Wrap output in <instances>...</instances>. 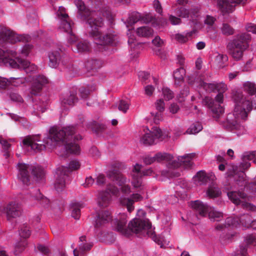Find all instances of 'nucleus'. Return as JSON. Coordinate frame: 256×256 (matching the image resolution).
<instances>
[{
  "label": "nucleus",
  "instance_id": "obj_1",
  "mask_svg": "<svg viewBox=\"0 0 256 256\" xmlns=\"http://www.w3.org/2000/svg\"><path fill=\"white\" fill-rule=\"evenodd\" d=\"M76 132L77 129L74 126H68L62 129L54 126L50 129L48 136L44 140L45 144L38 143L40 142L38 136L26 138L23 140V144L30 146L32 150L37 152L45 149L46 147L53 148L62 142L68 153L77 154L80 152V148L77 142L82 139V136L76 134Z\"/></svg>",
  "mask_w": 256,
  "mask_h": 256
},
{
  "label": "nucleus",
  "instance_id": "obj_2",
  "mask_svg": "<svg viewBox=\"0 0 256 256\" xmlns=\"http://www.w3.org/2000/svg\"><path fill=\"white\" fill-rule=\"evenodd\" d=\"M244 91L248 94L238 92L234 96L235 107L233 114H229L223 126L228 130H240L243 131L244 128L240 124V120H245L248 113L252 110V101L256 95V85L252 82H247L244 84Z\"/></svg>",
  "mask_w": 256,
  "mask_h": 256
},
{
  "label": "nucleus",
  "instance_id": "obj_3",
  "mask_svg": "<svg viewBox=\"0 0 256 256\" xmlns=\"http://www.w3.org/2000/svg\"><path fill=\"white\" fill-rule=\"evenodd\" d=\"M74 4L78 9L77 17L86 21L90 26L88 33L96 44L100 46L116 44L118 40L116 35L112 34L102 35L99 30V28H102L104 24L102 18L97 12L90 10L82 0H74Z\"/></svg>",
  "mask_w": 256,
  "mask_h": 256
},
{
  "label": "nucleus",
  "instance_id": "obj_4",
  "mask_svg": "<svg viewBox=\"0 0 256 256\" xmlns=\"http://www.w3.org/2000/svg\"><path fill=\"white\" fill-rule=\"evenodd\" d=\"M114 222L116 224V230L127 236L130 234V231L140 234L146 232L148 234L149 230L151 228V224L148 220L135 218L128 224V229H127L126 226V216L124 214H122L119 219L115 220Z\"/></svg>",
  "mask_w": 256,
  "mask_h": 256
},
{
  "label": "nucleus",
  "instance_id": "obj_5",
  "mask_svg": "<svg viewBox=\"0 0 256 256\" xmlns=\"http://www.w3.org/2000/svg\"><path fill=\"white\" fill-rule=\"evenodd\" d=\"M194 156V154H189L182 156L174 158L168 154L158 152L154 156V158L156 160V162H168V166L170 168H175L179 166H182L184 168H188L192 164V160Z\"/></svg>",
  "mask_w": 256,
  "mask_h": 256
},
{
  "label": "nucleus",
  "instance_id": "obj_6",
  "mask_svg": "<svg viewBox=\"0 0 256 256\" xmlns=\"http://www.w3.org/2000/svg\"><path fill=\"white\" fill-rule=\"evenodd\" d=\"M18 178L26 185H29L32 181V178L38 181L42 178L44 172V170L40 166L19 163Z\"/></svg>",
  "mask_w": 256,
  "mask_h": 256
},
{
  "label": "nucleus",
  "instance_id": "obj_7",
  "mask_svg": "<svg viewBox=\"0 0 256 256\" xmlns=\"http://www.w3.org/2000/svg\"><path fill=\"white\" fill-rule=\"evenodd\" d=\"M56 16L60 20V28L68 34V42L72 44L76 40V36L72 32V25L68 14L66 12L65 8L60 6L56 12Z\"/></svg>",
  "mask_w": 256,
  "mask_h": 256
},
{
  "label": "nucleus",
  "instance_id": "obj_8",
  "mask_svg": "<svg viewBox=\"0 0 256 256\" xmlns=\"http://www.w3.org/2000/svg\"><path fill=\"white\" fill-rule=\"evenodd\" d=\"M48 65L52 68H56L60 64L70 68V62L66 56H63L60 48L52 49L48 53Z\"/></svg>",
  "mask_w": 256,
  "mask_h": 256
},
{
  "label": "nucleus",
  "instance_id": "obj_9",
  "mask_svg": "<svg viewBox=\"0 0 256 256\" xmlns=\"http://www.w3.org/2000/svg\"><path fill=\"white\" fill-rule=\"evenodd\" d=\"M227 194L229 199L235 204L241 205L246 210L256 211V206L246 201L247 196L245 193L232 190L228 192Z\"/></svg>",
  "mask_w": 256,
  "mask_h": 256
},
{
  "label": "nucleus",
  "instance_id": "obj_10",
  "mask_svg": "<svg viewBox=\"0 0 256 256\" xmlns=\"http://www.w3.org/2000/svg\"><path fill=\"white\" fill-rule=\"evenodd\" d=\"M28 41V38L23 35L15 34L7 28L0 26V44L4 42L14 44L18 42Z\"/></svg>",
  "mask_w": 256,
  "mask_h": 256
},
{
  "label": "nucleus",
  "instance_id": "obj_11",
  "mask_svg": "<svg viewBox=\"0 0 256 256\" xmlns=\"http://www.w3.org/2000/svg\"><path fill=\"white\" fill-rule=\"evenodd\" d=\"M228 176L229 179L228 181H232L231 179H233L236 184L233 186H229L226 184L224 185V188L229 190H232L234 188H236L239 186H245L246 184L244 180L245 174L242 172H237L236 168L232 167V170H230L227 172Z\"/></svg>",
  "mask_w": 256,
  "mask_h": 256
},
{
  "label": "nucleus",
  "instance_id": "obj_12",
  "mask_svg": "<svg viewBox=\"0 0 256 256\" xmlns=\"http://www.w3.org/2000/svg\"><path fill=\"white\" fill-rule=\"evenodd\" d=\"M165 138L160 129L158 127H154L151 131L145 134L140 139V142L146 145H152Z\"/></svg>",
  "mask_w": 256,
  "mask_h": 256
},
{
  "label": "nucleus",
  "instance_id": "obj_13",
  "mask_svg": "<svg viewBox=\"0 0 256 256\" xmlns=\"http://www.w3.org/2000/svg\"><path fill=\"white\" fill-rule=\"evenodd\" d=\"M118 189L112 184H108L105 191L99 193L98 198V204L100 207L108 206L111 201V194L117 196L118 194Z\"/></svg>",
  "mask_w": 256,
  "mask_h": 256
},
{
  "label": "nucleus",
  "instance_id": "obj_14",
  "mask_svg": "<svg viewBox=\"0 0 256 256\" xmlns=\"http://www.w3.org/2000/svg\"><path fill=\"white\" fill-rule=\"evenodd\" d=\"M142 166L138 164H136L132 172V184L134 188H140L144 189V185L142 184V176H150L153 173L151 169H148L142 172L140 171Z\"/></svg>",
  "mask_w": 256,
  "mask_h": 256
},
{
  "label": "nucleus",
  "instance_id": "obj_15",
  "mask_svg": "<svg viewBox=\"0 0 256 256\" xmlns=\"http://www.w3.org/2000/svg\"><path fill=\"white\" fill-rule=\"evenodd\" d=\"M16 57L15 52L8 50L4 46L0 47V63L13 68H16L18 65L16 62Z\"/></svg>",
  "mask_w": 256,
  "mask_h": 256
},
{
  "label": "nucleus",
  "instance_id": "obj_16",
  "mask_svg": "<svg viewBox=\"0 0 256 256\" xmlns=\"http://www.w3.org/2000/svg\"><path fill=\"white\" fill-rule=\"evenodd\" d=\"M246 0H217L219 10L224 15L232 12L238 4H244Z\"/></svg>",
  "mask_w": 256,
  "mask_h": 256
},
{
  "label": "nucleus",
  "instance_id": "obj_17",
  "mask_svg": "<svg viewBox=\"0 0 256 256\" xmlns=\"http://www.w3.org/2000/svg\"><path fill=\"white\" fill-rule=\"evenodd\" d=\"M107 176L109 178L115 182L119 186H121V191L125 194L130 192V187L128 184H124L126 182V178L120 172L114 170L109 172Z\"/></svg>",
  "mask_w": 256,
  "mask_h": 256
},
{
  "label": "nucleus",
  "instance_id": "obj_18",
  "mask_svg": "<svg viewBox=\"0 0 256 256\" xmlns=\"http://www.w3.org/2000/svg\"><path fill=\"white\" fill-rule=\"evenodd\" d=\"M176 14L179 17L186 18L190 17V20L194 25L198 23L197 18L199 16V9L198 8H191L190 10L184 7L178 8L175 10Z\"/></svg>",
  "mask_w": 256,
  "mask_h": 256
},
{
  "label": "nucleus",
  "instance_id": "obj_19",
  "mask_svg": "<svg viewBox=\"0 0 256 256\" xmlns=\"http://www.w3.org/2000/svg\"><path fill=\"white\" fill-rule=\"evenodd\" d=\"M22 207L20 204L16 202H11L4 208V210L8 220L19 217L22 213Z\"/></svg>",
  "mask_w": 256,
  "mask_h": 256
},
{
  "label": "nucleus",
  "instance_id": "obj_20",
  "mask_svg": "<svg viewBox=\"0 0 256 256\" xmlns=\"http://www.w3.org/2000/svg\"><path fill=\"white\" fill-rule=\"evenodd\" d=\"M68 171V168L64 166L57 168L56 172V180L54 183V188L57 192H61L65 188V177L68 176L66 172Z\"/></svg>",
  "mask_w": 256,
  "mask_h": 256
},
{
  "label": "nucleus",
  "instance_id": "obj_21",
  "mask_svg": "<svg viewBox=\"0 0 256 256\" xmlns=\"http://www.w3.org/2000/svg\"><path fill=\"white\" fill-rule=\"evenodd\" d=\"M251 40L250 35L248 32H244L237 34L229 44L234 46L238 44L236 46L242 49L246 50L249 46V43Z\"/></svg>",
  "mask_w": 256,
  "mask_h": 256
},
{
  "label": "nucleus",
  "instance_id": "obj_22",
  "mask_svg": "<svg viewBox=\"0 0 256 256\" xmlns=\"http://www.w3.org/2000/svg\"><path fill=\"white\" fill-rule=\"evenodd\" d=\"M206 102L210 108H212V116L216 120L220 118L224 113V108L220 104H214V100L209 97L206 98Z\"/></svg>",
  "mask_w": 256,
  "mask_h": 256
},
{
  "label": "nucleus",
  "instance_id": "obj_23",
  "mask_svg": "<svg viewBox=\"0 0 256 256\" xmlns=\"http://www.w3.org/2000/svg\"><path fill=\"white\" fill-rule=\"evenodd\" d=\"M190 206L195 210L196 217L198 216L201 217H205L210 208V206L198 200L192 202Z\"/></svg>",
  "mask_w": 256,
  "mask_h": 256
},
{
  "label": "nucleus",
  "instance_id": "obj_24",
  "mask_svg": "<svg viewBox=\"0 0 256 256\" xmlns=\"http://www.w3.org/2000/svg\"><path fill=\"white\" fill-rule=\"evenodd\" d=\"M80 243L79 244L78 248L74 250V256H79L80 255H84L85 253L89 251L92 246L93 244L92 242H88L85 236H82L80 238Z\"/></svg>",
  "mask_w": 256,
  "mask_h": 256
},
{
  "label": "nucleus",
  "instance_id": "obj_25",
  "mask_svg": "<svg viewBox=\"0 0 256 256\" xmlns=\"http://www.w3.org/2000/svg\"><path fill=\"white\" fill-rule=\"evenodd\" d=\"M153 17L150 15H146L142 17L140 14L137 12H132L126 20L127 27L128 25L132 26L138 21L142 20L144 22L148 23L152 20Z\"/></svg>",
  "mask_w": 256,
  "mask_h": 256
},
{
  "label": "nucleus",
  "instance_id": "obj_26",
  "mask_svg": "<svg viewBox=\"0 0 256 256\" xmlns=\"http://www.w3.org/2000/svg\"><path fill=\"white\" fill-rule=\"evenodd\" d=\"M48 82L47 78L44 76H36L32 86L30 94L32 95L38 94L42 86Z\"/></svg>",
  "mask_w": 256,
  "mask_h": 256
},
{
  "label": "nucleus",
  "instance_id": "obj_27",
  "mask_svg": "<svg viewBox=\"0 0 256 256\" xmlns=\"http://www.w3.org/2000/svg\"><path fill=\"white\" fill-rule=\"evenodd\" d=\"M143 197L138 194H132L131 198H121L120 202L122 206H126L128 210L130 212L134 210L133 204L134 202H138L142 200Z\"/></svg>",
  "mask_w": 256,
  "mask_h": 256
},
{
  "label": "nucleus",
  "instance_id": "obj_28",
  "mask_svg": "<svg viewBox=\"0 0 256 256\" xmlns=\"http://www.w3.org/2000/svg\"><path fill=\"white\" fill-rule=\"evenodd\" d=\"M112 220V216L110 212L102 210L98 212L96 220V226L100 227L108 222Z\"/></svg>",
  "mask_w": 256,
  "mask_h": 256
},
{
  "label": "nucleus",
  "instance_id": "obj_29",
  "mask_svg": "<svg viewBox=\"0 0 256 256\" xmlns=\"http://www.w3.org/2000/svg\"><path fill=\"white\" fill-rule=\"evenodd\" d=\"M16 62H18V64L16 68H24L26 73H30L36 70V66L31 64L28 61L25 60L17 56L16 58Z\"/></svg>",
  "mask_w": 256,
  "mask_h": 256
},
{
  "label": "nucleus",
  "instance_id": "obj_30",
  "mask_svg": "<svg viewBox=\"0 0 256 256\" xmlns=\"http://www.w3.org/2000/svg\"><path fill=\"white\" fill-rule=\"evenodd\" d=\"M238 44H234V46L232 44H228V48L230 54L236 60H239L241 59L243 56V53L246 50L242 49L236 46Z\"/></svg>",
  "mask_w": 256,
  "mask_h": 256
},
{
  "label": "nucleus",
  "instance_id": "obj_31",
  "mask_svg": "<svg viewBox=\"0 0 256 256\" xmlns=\"http://www.w3.org/2000/svg\"><path fill=\"white\" fill-rule=\"evenodd\" d=\"M196 31L194 29L185 34H177L174 36V38L180 43L184 44L192 39V36L196 34Z\"/></svg>",
  "mask_w": 256,
  "mask_h": 256
},
{
  "label": "nucleus",
  "instance_id": "obj_32",
  "mask_svg": "<svg viewBox=\"0 0 256 256\" xmlns=\"http://www.w3.org/2000/svg\"><path fill=\"white\" fill-rule=\"evenodd\" d=\"M186 74V70L183 68H180L174 72V78L175 79V84L180 86L184 82V76Z\"/></svg>",
  "mask_w": 256,
  "mask_h": 256
},
{
  "label": "nucleus",
  "instance_id": "obj_33",
  "mask_svg": "<svg viewBox=\"0 0 256 256\" xmlns=\"http://www.w3.org/2000/svg\"><path fill=\"white\" fill-rule=\"evenodd\" d=\"M78 100L76 92H72L69 95L65 96L62 102L64 105L72 106L78 102Z\"/></svg>",
  "mask_w": 256,
  "mask_h": 256
},
{
  "label": "nucleus",
  "instance_id": "obj_34",
  "mask_svg": "<svg viewBox=\"0 0 256 256\" xmlns=\"http://www.w3.org/2000/svg\"><path fill=\"white\" fill-rule=\"evenodd\" d=\"M208 214L211 221H220L223 218V214L222 212L216 210L214 208L210 206Z\"/></svg>",
  "mask_w": 256,
  "mask_h": 256
},
{
  "label": "nucleus",
  "instance_id": "obj_35",
  "mask_svg": "<svg viewBox=\"0 0 256 256\" xmlns=\"http://www.w3.org/2000/svg\"><path fill=\"white\" fill-rule=\"evenodd\" d=\"M76 50L78 52H88L91 49L90 43L86 40H81L76 45Z\"/></svg>",
  "mask_w": 256,
  "mask_h": 256
},
{
  "label": "nucleus",
  "instance_id": "obj_36",
  "mask_svg": "<svg viewBox=\"0 0 256 256\" xmlns=\"http://www.w3.org/2000/svg\"><path fill=\"white\" fill-rule=\"evenodd\" d=\"M138 36L142 37L148 38L153 34V30L147 26H143L138 28L136 30Z\"/></svg>",
  "mask_w": 256,
  "mask_h": 256
},
{
  "label": "nucleus",
  "instance_id": "obj_37",
  "mask_svg": "<svg viewBox=\"0 0 256 256\" xmlns=\"http://www.w3.org/2000/svg\"><path fill=\"white\" fill-rule=\"evenodd\" d=\"M206 194L210 198H214L220 195L221 191L218 187L210 186L207 190Z\"/></svg>",
  "mask_w": 256,
  "mask_h": 256
},
{
  "label": "nucleus",
  "instance_id": "obj_38",
  "mask_svg": "<svg viewBox=\"0 0 256 256\" xmlns=\"http://www.w3.org/2000/svg\"><path fill=\"white\" fill-rule=\"evenodd\" d=\"M195 178L196 181L197 182V184L201 185L205 184L207 182L208 178L204 171H200L197 173Z\"/></svg>",
  "mask_w": 256,
  "mask_h": 256
},
{
  "label": "nucleus",
  "instance_id": "obj_39",
  "mask_svg": "<svg viewBox=\"0 0 256 256\" xmlns=\"http://www.w3.org/2000/svg\"><path fill=\"white\" fill-rule=\"evenodd\" d=\"M246 220H244L243 218L240 219V220L242 224L245 227H250L254 230H256V220H252L250 216L248 215L246 216Z\"/></svg>",
  "mask_w": 256,
  "mask_h": 256
},
{
  "label": "nucleus",
  "instance_id": "obj_40",
  "mask_svg": "<svg viewBox=\"0 0 256 256\" xmlns=\"http://www.w3.org/2000/svg\"><path fill=\"white\" fill-rule=\"evenodd\" d=\"M27 244L28 243L26 240H22L18 242L15 246L14 254L18 255L20 254L24 250Z\"/></svg>",
  "mask_w": 256,
  "mask_h": 256
},
{
  "label": "nucleus",
  "instance_id": "obj_41",
  "mask_svg": "<svg viewBox=\"0 0 256 256\" xmlns=\"http://www.w3.org/2000/svg\"><path fill=\"white\" fill-rule=\"evenodd\" d=\"M71 210L72 216L76 220H78L80 216V204L78 203L72 204Z\"/></svg>",
  "mask_w": 256,
  "mask_h": 256
},
{
  "label": "nucleus",
  "instance_id": "obj_42",
  "mask_svg": "<svg viewBox=\"0 0 256 256\" xmlns=\"http://www.w3.org/2000/svg\"><path fill=\"white\" fill-rule=\"evenodd\" d=\"M202 129V126L201 124L196 122L192 124L187 130L186 132L188 134H196L198 133Z\"/></svg>",
  "mask_w": 256,
  "mask_h": 256
},
{
  "label": "nucleus",
  "instance_id": "obj_43",
  "mask_svg": "<svg viewBox=\"0 0 256 256\" xmlns=\"http://www.w3.org/2000/svg\"><path fill=\"white\" fill-rule=\"evenodd\" d=\"M8 81L10 82V84L18 86L25 83L26 79L24 78H10Z\"/></svg>",
  "mask_w": 256,
  "mask_h": 256
},
{
  "label": "nucleus",
  "instance_id": "obj_44",
  "mask_svg": "<svg viewBox=\"0 0 256 256\" xmlns=\"http://www.w3.org/2000/svg\"><path fill=\"white\" fill-rule=\"evenodd\" d=\"M33 48V46L30 44H25L22 48L20 50V54L22 57L28 56L31 52Z\"/></svg>",
  "mask_w": 256,
  "mask_h": 256
},
{
  "label": "nucleus",
  "instance_id": "obj_45",
  "mask_svg": "<svg viewBox=\"0 0 256 256\" xmlns=\"http://www.w3.org/2000/svg\"><path fill=\"white\" fill-rule=\"evenodd\" d=\"M222 33L226 36L232 34L234 33V30L228 24L224 23L221 28Z\"/></svg>",
  "mask_w": 256,
  "mask_h": 256
},
{
  "label": "nucleus",
  "instance_id": "obj_46",
  "mask_svg": "<svg viewBox=\"0 0 256 256\" xmlns=\"http://www.w3.org/2000/svg\"><path fill=\"white\" fill-rule=\"evenodd\" d=\"M228 60V58L226 54H218L216 58V62L220 68L224 66V63Z\"/></svg>",
  "mask_w": 256,
  "mask_h": 256
},
{
  "label": "nucleus",
  "instance_id": "obj_47",
  "mask_svg": "<svg viewBox=\"0 0 256 256\" xmlns=\"http://www.w3.org/2000/svg\"><path fill=\"white\" fill-rule=\"evenodd\" d=\"M30 234V228L27 226L24 225L20 230V236L24 239L28 238Z\"/></svg>",
  "mask_w": 256,
  "mask_h": 256
},
{
  "label": "nucleus",
  "instance_id": "obj_48",
  "mask_svg": "<svg viewBox=\"0 0 256 256\" xmlns=\"http://www.w3.org/2000/svg\"><path fill=\"white\" fill-rule=\"evenodd\" d=\"M199 86L207 91H213L216 90V84L206 83L202 81L200 82Z\"/></svg>",
  "mask_w": 256,
  "mask_h": 256
},
{
  "label": "nucleus",
  "instance_id": "obj_49",
  "mask_svg": "<svg viewBox=\"0 0 256 256\" xmlns=\"http://www.w3.org/2000/svg\"><path fill=\"white\" fill-rule=\"evenodd\" d=\"M162 95L166 100H169L174 97V94L168 88H164L162 90Z\"/></svg>",
  "mask_w": 256,
  "mask_h": 256
},
{
  "label": "nucleus",
  "instance_id": "obj_50",
  "mask_svg": "<svg viewBox=\"0 0 256 256\" xmlns=\"http://www.w3.org/2000/svg\"><path fill=\"white\" fill-rule=\"evenodd\" d=\"M244 161L252 160L253 162L256 164V152H245L242 156Z\"/></svg>",
  "mask_w": 256,
  "mask_h": 256
},
{
  "label": "nucleus",
  "instance_id": "obj_51",
  "mask_svg": "<svg viewBox=\"0 0 256 256\" xmlns=\"http://www.w3.org/2000/svg\"><path fill=\"white\" fill-rule=\"evenodd\" d=\"M244 240L248 244L256 246V234H251L246 235Z\"/></svg>",
  "mask_w": 256,
  "mask_h": 256
},
{
  "label": "nucleus",
  "instance_id": "obj_52",
  "mask_svg": "<svg viewBox=\"0 0 256 256\" xmlns=\"http://www.w3.org/2000/svg\"><path fill=\"white\" fill-rule=\"evenodd\" d=\"M189 93V90L188 87H185L184 90L181 91L177 96L178 100L179 103H182L185 100V98Z\"/></svg>",
  "mask_w": 256,
  "mask_h": 256
},
{
  "label": "nucleus",
  "instance_id": "obj_53",
  "mask_svg": "<svg viewBox=\"0 0 256 256\" xmlns=\"http://www.w3.org/2000/svg\"><path fill=\"white\" fill-rule=\"evenodd\" d=\"M162 112H152L150 114L153 120L154 123L158 124L162 120Z\"/></svg>",
  "mask_w": 256,
  "mask_h": 256
},
{
  "label": "nucleus",
  "instance_id": "obj_54",
  "mask_svg": "<svg viewBox=\"0 0 256 256\" xmlns=\"http://www.w3.org/2000/svg\"><path fill=\"white\" fill-rule=\"evenodd\" d=\"M64 167L68 168V171L66 172V174H68L70 172L76 170L79 168L80 167V164L78 161L72 160L70 162L68 167Z\"/></svg>",
  "mask_w": 256,
  "mask_h": 256
},
{
  "label": "nucleus",
  "instance_id": "obj_55",
  "mask_svg": "<svg viewBox=\"0 0 256 256\" xmlns=\"http://www.w3.org/2000/svg\"><path fill=\"white\" fill-rule=\"evenodd\" d=\"M98 63V60H91L86 63V66L90 69L96 68L99 66Z\"/></svg>",
  "mask_w": 256,
  "mask_h": 256
},
{
  "label": "nucleus",
  "instance_id": "obj_56",
  "mask_svg": "<svg viewBox=\"0 0 256 256\" xmlns=\"http://www.w3.org/2000/svg\"><path fill=\"white\" fill-rule=\"evenodd\" d=\"M0 143L2 145V148L6 150V152L4 154L6 158H7L8 156V153L7 150L10 148V144L8 143V142L3 138H1L0 140Z\"/></svg>",
  "mask_w": 256,
  "mask_h": 256
},
{
  "label": "nucleus",
  "instance_id": "obj_57",
  "mask_svg": "<svg viewBox=\"0 0 256 256\" xmlns=\"http://www.w3.org/2000/svg\"><path fill=\"white\" fill-rule=\"evenodd\" d=\"M118 108L120 110L124 112H126L127 110L129 108V104L128 102L124 100H120L118 106Z\"/></svg>",
  "mask_w": 256,
  "mask_h": 256
},
{
  "label": "nucleus",
  "instance_id": "obj_58",
  "mask_svg": "<svg viewBox=\"0 0 256 256\" xmlns=\"http://www.w3.org/2000/svg\"><path fill=\"white\" fill-rule=\"evenodd\" d=\"M155 106L158 111L163 112L165 108V104L164 100L162 99L158 100L155 103Z\"/></svg>",
  "mask_w": 256,
  "mask_h": 256
},
{
  "label": "nucleus",
  "instance_id": "obj_59",
  "mask_svg": "<svg viewBox=\"0 0 256 256\" xmlns=\"http://www.w3.org/2000/svg\"><path fill=\"white\" fill-rule=\"evenodd\" d=\"M10 85L8 80L0 76V90H4L8 88Z\"/></svg>",
  "mask_w": 256,
  "mask_h": 256
},
{
  "label": "nucleus",
  "instance_id": "obj_60",
  "mask_svg": "<svg viewBox=\"0 0 256 256\" xmlns=\"http://www.w3.org/2000/svg\"><path fill=\"white\" fill-rule=\"evenodd\" d=\"M216 90L218 93L223 94L227 90V86L223 82L216 84Z\"/></svg>",
  "mask_w": 256,
  "mask_h": 256
},
{
  "label": "nucleus",
  "instance_id": "obj_61",
  "mask_svg": "<svg viewBox=\"0 0 256 256\" xmlns=\"http://www.w3.org/2000/svg\"><path fill=\"white\" fill-rule=\"evenodd\" d=\"M168 20L172 25H177L179 24L182 22V20L180 18L174 16L172 15H170L169 16Z\"/></svg>",
  "mask_w": 256,
  "mask_h": 256
},
{
  "label": "nucleus",
  "instance_id": "obj_62",
  "mask_svg": "<svg viewBox=\"0 0 256 256\" xmlns=\"http://www.w3.org/2000/svg\"><path fill=\"white\" fill-rule=\"evenodd\" d=\"M153 4L156 12L161 14L162 12V8L160 1L158 0H154Z\"/></svg>",
  "mask_w": 256,
  "mask_h": 256
},
{
  "label": "nucleus",
  "instance_id": "obj_63",
  "mask_svg": "<svg viewBox=\"0 0 256 256\" xmlns=\"http://www.w3.org/2000/svg\"><path fill=\"white\" fill-rule=\"evenodd\" d=\"M38 249L43 254L47 255L50 254V250L48 246L43 245H39L38 246Z\"/></svg>",
  "mask_w": 256,
  "mask_h": 256
},
{
  "label": "nucleus",
  "instance_id": "obj_64",
  "mask_svg": "<svg viewBox=\"0 0 256 256\" xmlns=\"http://www.w3.org/2000/svg\"><path fill=\"white\" fill-rule=\"evenodd\" d=\"M106 182V178L102 174H99L96 178V184L98 186H102Z\"/></svg>",
  "mask_w": 256,
  "mask_h": 256
}]
</instances>
